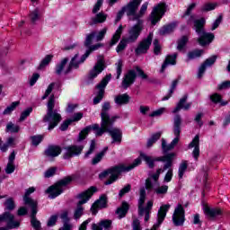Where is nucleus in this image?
<instances>
[{"mask_svg":"<svg viewBox=\"0 0 230 230\" xmlns=\"http://www.w3.org/2000/svg\"><path fill=\"white\" fill-rule=\"evenodd\" d=\"M175 153H169L164 156L154 158L145 153H140L141 159H143V161H145L147 166L151 169L155 167V162L165 163L163 168L157 169L155 174H152L151 177L146 180V190H148V191L154 190V182H157V181H159V175H161V173H164L168 168H172L173 166V159L175 158Z\"/></svg>","mask_w":230,"mask_h":230,"instance_id":"nucleus-1","label":"nucleus"},{"mask_svg":"<svg viewBox=\"0 0 230 230\" xmlns=\"http://www.w3.org/2000/svg\"><path fill=\"white\" fill-rule=\"evenodd\" d=\"M114 123H116V121L108 122V124L102 125L101 128L100 124L87 126L79 133L77 138L78 143L84 141V139L89 136V132H91V130H95L96 137H100L103 136L105 132H108V134H110L113 139L112 143H121L123 133L121 132V129L118 128H112Z\"/></svg>","mask_w":230,"mask_h":230,"instance_id":"nucleus-2","label":"nucleus"},{"mask_svg":"<svg viewBox=\"0 0 230 230\" xmlns=\"http://www.w3.org/2000/svg\"><path fill=\"white\" fill-rule=\"evenodd\" d=\"M139 164H141V158H137L129 165L119 164L105 170L99 174V177L100 179H105V177H109L110 175V179L104 182L106 186H109V184H112V182H116V181H118L119 174L125 172H130L137 166H139Z\"/></svg>","mask_w":230,"mask_h":230,"instance_id":"nucleus-3","label":"nucleus"},{"mask_svg":"<svg viewBox=\"0 0 230 230\" xmlns=\"http://www.w3.org/2000/svg\"><path fill=\"white\" fill-rule=\"evenodd\" d=\"M141 1L142 0H130L126 5L123 6L126 15L128 17L129 21H142V17H145V13H146V10H148V2L143 4L139 10Z\"/></svg>","mask_w":230,"mask_h":230,"instance_id":"nucleus-4","label":"nucleus"},{"mask_svg":"<svg viewBox=\"0 0 230 230\" xmlns=\"http://www.w3.org/2000/svg\"><path fill=\"white\" fill-rule=\"evenodd\" d=\"M44 123L49 124V130H53L55 127L62 121V115L55 110V94L50 95L47 103V114L43 118Z\"/></svg>","mask_w":230,"mask_h":230,"instance_id":"nucleus-5","label":"nucleus"},{"mask_svg":"<svg viewBox=\"0 0 230 230\" xmlns=\"http://www.w3.org/2000/svg\"><path fill=\"white\" fill-rule=\"evenodd\" d=\"M204 26H206V18L194 20V30L199 35L197 40L199 46H208L215 40V34L207 32Z\"/></svg>","mask_w":230,"mask_h":230,"instance_id":"nucleus-6","label":"nucleus"},{"mask_svg":"<svg viewBox=\"0 0 230 230\" xmlns=\"http://www.w3.org/2000/svg\"><path fill=\"white\" fill-rule=\"evenodd\" d=\"M181 125H182V118L180 114H176L173 119L172 126V132L175 137L170 144L166 143V139L162 138V150L164 154H168V152L173 150L175 146L178 145L179 139H181Z\"/></svg>","mask_w":230,"mask_h":230,"instance_id":"nucleus-7","label":"nucleus"},{"mask_svg":"<svg viewBox=\"0 0 230 230\" xmlns=\"http://www.w3.org/2000/svg\"><path fill=\"white\" fill-rule=\"evenodd\" d=\"M71 182H73V177L66 176L49 187L45 192L49 195V199H57L58 195H62V193H64V190L67 186H69V184H71Z\"/></svg>","mask_w":230,"mask_h":230,"instance_id":"nucleus-8","label":"nucleus"},{"mask_svg":"<svg viewBox=\"0 0 230 230\" xmlns=\"http://www.w3.org/2000/svg\"><path fill=\"white\" fill-rule=\"evenodd\" d=\"M142 78V80H146L148 75L145 74V71L141 69L139 66H134L133 69L128 70V73L125 75L122 80V87L123 89H128L129 85H132L134 82H136V78Z\"/></svg>","mask_w":230,"mask_h":230,"instance_id":"nucleus-9","label":"nucleus"},{"mask_svg":"<svg viewBox=\"0 0 230 230\" xmlns=\"http://www.w3.org/2000/svg\"><path fill=\"white\" fill-rule=\"evenodd\" d=\"M143 22V20H138L137 22V24L129 28L128 31V36L124 38L127 42H128L129 44H134L135 42H137V39H139V35H141V31H143L144 29Z\"/></svg>","mask_w":230,"mask_h":230,"instance_id":"nucleus-10","label":"nucleus"},{"mask_svg":"<svg viewBox=\"0 0 230 230\" xmlns=\"http://www.w3.org/2000/svg\"><path fill=\"white\" fill-rule=\"evenodd\" d=\"M166 13V4L165 3H160L156 4L153 11L151 12V14L149 16L151 24L153 26H155L161 19H163V15Z\"/></svg>","mask_w":230,"mask_h":230,"instance_id":"nucleus-11","label":"nucleus"},{"mask_svg":"<svg viewBox=\"0 0 230 230\" xmlns=\"http://www.w3.org/2000/svg\"><path fill=\"white\" fill-rule=\"evenodd\" d=\"M110 111H111V102H104L102 104V111H101V127L108 123H111L112 121H116V119H119V116L118 115L111 117V114H109Z\"/></svg>","mask_w":230,"mask_h":230,"instance_id":"nucleus-12","label":"nucleus"},{"mask_svg":"<svg viewBox=\"0 0 230 230\" xmlns=\"http://www.w3.org/2000/svg\"><path fill=\"white\" fill-rule=\"evenodd\" d=\"M111 78H112V75H107L99 84L96 85V89H98V93L96 97L93 99V105H98L102 100H103V96L105 94V88L109 82H111Z\"/></svg>","mask_w":230,"mask_h":230,"instance_id":"nucleus-13","label":"nucleus"},{"mask_svg":"<svg viewBox=\"0 0 230 230\" xmlns=\"http://www.w3.org/2000/svg\"><path fill=\"white\" fill-rule=\"evenodd\" d=\"M152 40H154V32H150L146 39L138 43L135 49L136 55L139 56L148 53V49H150V46H152Z\"/></svg>","mask_w":230,"mask_h":230,"instance_id":"nucleus-14","label":"nucleus"},{"mask_svg":"<svg viewBox=\"0 0 230 230\" xmlns=\"http://www.w3.org/2000/svg\"><path fill=\"white\" fill-rule=\"evenodd\" d=\"M80 57L79 54H75L68 66L66 68L65 72H64V75H69V73H71V71H73V68L74 69H78V67H80V64H84L85 62V60L87 59V58L89 57V52H85L80 58V60H78V58Z\"/></svg>","mask_w":230,"mask_h":230,"instance_id":"nucleus-15","label":"nucleus"},{"mask_svg":"<svg viewBox=\"0 0 230 230\" xmlns=\"http://www.w3.org/2000/svg\"><path fill=\"white\" fill-rule=\"evenodd\" d=\"M84 145H71L65 146L63 150L65 153L63 154V159H72V157H76V155H80L84 151Z\"/></svg>","mask_w":230,"mask_h":230,"instance_id":"nucleus-16","label":"nucleus"},{"mask_svg":"<svg viewBox=\"0 0 230 230\" xmlns=\"http://www.w3.org/2000/svg\"><path fill=\"white\" fill-rule=\"evenodd\" d=\"M184 222H186L184 208L178 204L172 215V223L176 227H179L184 226Z\"/></svg>","mask_w":230,"mask_h":230,"instance_id":"nucleus-17","label":"nucleus"},{"mask_svg":"<svg viewBox=\"0 0 230 230\" xmlns=\"http://www.w3.org/2000/svg\"><path fill=\"white\" fill-rule=\"evenodd\" d=\"M1 222H6L7 229H17L21 223L15 220V217L10 212H4L0 215V224Z\"/></svg>","mask_w":230,"mask_h":230,"instance_id":"nucleus-18","label":"nucleus"},{"mask_svg":"<svg viewBox=\"0 0 230 230\" xmlns=\"http://www.w3.org/2000/svg\"><path fill=\"white\" fill-rule=\"evenodd\" d=\"M103 69H105V59L103 56H99L96 64L89 73V79L93 80V78H96Z\"/></svg>","mask_w":230,"mask_h":230,"instance_id":"nucleus-19","label":"nucleus"},{"mask_svg":"<svg viewBox=\"0 0 230 230\" xmlns=\"http://www.w3.org/2000/svg\"><path fill=\"white\" fill-rule=\"evenodd\" d=\"M154 207L153 202H139L138 203V215L139 217H145V222L150 220V212Z\"/></svg>","mask_w":230,"mask_h":230,"instance_id":"nucleus-20","label":"nucleus"},{"mask_svg":"<svg viewBox=\"0 0 230 230\" xmlns=\"http://www.w3.org/2000/svg\"><path fill=\"white\" fill-rule=\"evenodd\" d=\"M96 37V31H92L91 33L86 35L85 40H84V46L85 48H89L88 50H86V53H93V51H96V49H100L103 46L102 43H97L95 45L93 44V39ZM92 45V46H91Z\"/></svg>","mask_w":230,"mask_h":230,"instance_id":"nucleus-21","label":"nucleus"},{"mask_svg":"<svg viewBox=\"0 0 230 230\" xmlns=\"http://www.w3.org/2000/svg\"><path fill=\"white\" fill-rule=\"evenodd\" d=\"M29 206L31 209V224L32 227L35 230H42V226H40V221L37 219V202H30Z\"/></svg>","mask_w":230,"mask_h":230,"instance_id":"nucleus-22","label":"nucleus"},{"mask_svg":"<svg viewBox=\"0 0 230 230\" xmlns=\"http://www.w3.org/2000/svg\"><path fill=\"white\" fill-rule=\"evenodd\" d=\"M98 191V188L92 186L88 190H84L76 195V199L80 200V202H89L92 197Z\"/></svg>","mask_w":230,"mask_h":230,"instance_id":"nucleus-23","label":"nucleus"},{"mask_svg":"<svg viewBox=\"0 0 230 230\" xmlns=\"http://www.w3.org/2000/svg\"><path fill=\"white\" fill-rule=\"evenodd\" d=\"M215 62H217V56H212L207 58L198 69V78H202L204 76V73H206V69H208V67H211V66H213Z\"/></svg>","mask_w":230,"mask_h":230,"instance_id":"nucleus-24","label":"nucleus"},{"mask_svg":"<svg viewBox=\"0 0 230 230\" xmlns=\"http://www.w3.org/2000/svg\"><path fill=\"white\" fill-rule=\"evenodd\" d=\"M204 214L208 217V218H216V217H218L222 215V209L218 208H211L209 205L203 203L202 204Z\"/></svg>","mask_w":230,"mask_h":230,"instance_id":"nucleus-25","label":"nucleus"},{"mask_svg":"<svg viewBox=\"0 0 230 230\" xmlns=\"http://www.w3.org/2000/svg\"><path fill=\"white\" fill-rule=\"evenodd\" d=\"M189 148H194L192 155L196 161L199 160L200 155V137L196 135L192 141L189 144Z\"/></svg>","mask_w":230,"mask_h":230,"instance_id":"nucleus-26","label":"nucleus"},{"mask_svg":"<svg viewBox=\"0 0 230 230\" xmlns=\"http://www.w3.org/2000/svg\"><path fill=\"white\" fill-rule=\"evenodd\" d=\"M62 154V149L58 146H50L45 150V155L49 161H53L54 157H58Z\"/></svg>","mask_w":230,"mask_h":230,"instance_id":"nucleus-27","label":"nucleus"},{"mask_svg":"<svg viewBox=\"0 0 230 230\" xmlns=\"http://www.w3.org/2000/svg\"><path fill=\"white\" fill-rule=\"evenodd\" d=\"M186 102H188V95H184L181 99H180L176 107L172 111V113L177 114V112H179V111H181V109H183V111H190V109H191V102H188L187 104H185Z\"/></svg>","mask_w":230,"mask_h":230,"instance_id":"nucleus-28","label":"nucleus"},{"mask_svg":"<svg viewBox=\"0 0 230 230\" xmlns=\"http://www.w3.org/2000/svg\"><path fill=\"white\" fill-rule=\"evenodd\" d=\"M177 53H174L173 55H169L165 58V60L164 64L162 65V68L160 70V73H164V69L168 67V66H175L177 64Z\"/></svg>","mask_w":230,"mask_h":230,"instance_id":"nucleus-29","label":"nucleus"},{"mask_svg":"<svg viewBox=\"0 0 230 230\" xmlns=\"http://www.w3.org/2000/svg\"><path fill=\"white\" fill-rule=\"evenodd\" d=\"M114 102L116 105L121 107L122 105H128L130 103V97L128 93H122L115 96Z\"/></svg>","mask_w":230,"mask_h":230,"instance_id":"nucleus-30","label":"nucleus"},{"mask_svg":"<svg viewBox=\"0 0 230 230\" xmlns=\"http://www.w3.org/2000/svg\"><path fill=\"white\" fill-rule=\"evenodd\" d=\"M105 21H107V14L99 13L94 17L91 18L89 24L90 26H94V24H102V22H105Z\"/></svg>","mask_w":230,"mask_h":230,"instance_id":"nucleus-31","label":"nucleus"},{"mask_svg":"<svg viewBox=\"0 0 230 230\" xmlns=\"http://www.w3.org/2000/svg\"><path fill=\"white\" fill-rule=\"evenodd\" d=\"M67 62H69V58H65L61 60L60 63H58L56 66L55 73H56V75H58V76H60L63 73L66 72V66L67 65Z\"/></svg>","mask_w":230,"mask_h":230,"instance_id":"nucleus-32","label":"nucleus"},{"mask_svg":"<svg viewBox=\"0 0 230 230\" xmlns=\"http://www.w3.org/2000/svg\"><path fill=\"white\" fill-rule=\"evenodd\" d=\"M31 23L35 26L37 24L38 21H40V9L39 7H36L34 10L31 11L29 14Z\"/></svg>","mask_w":230,"mask_h":230,"instance_id":"nucleus-33","label":"nucleus"},{"mask_svg":"<svg viewBox=\"0 0 230 230\" xmlns=\"http://www.w3.org/2000/svg\"><path fill=\"white\" fill-rule=\"evenodd\" d=\"M177 28V22H172L168 25H164L159 30L160 35H170Z\"/></svg>","mask_w":230,"mask_h":230,"instance_id":"nucleus-34","label":"nucleus"},{"mask_svg":"<svg viewBox=\"0 0 230 230\" xmlns=\"http://www.w3.org/2000/svg\"><path fill=\"white\" fill-rule=\"evenodd\" d=\"M130 208V206L128 203H122V205L117 208L116 213L119 216V218H123L127 216V213H128V209Z\"/></svg>","mask_w":230,"mask_h":230,"instance_id":"nucleus-35","label":"nucleus"},{"mask_svg":"<svg viewBox=\"0 0 230 230\" xmlns=\"http://www.w3.org/2000/svg\"><path fill=\"white\" fill-rule=\"evenodd\" d=\"M162 134H163L162 132H157L153 134L151 137L147 139L146 148H152V146H154V145H155V143H157V141L161 139Z\"/></svg>","mask_w":230,"mask_h":230,"instance_id":"nucleus-36","label":"nucleus"},{"mask_svg":"<svg viewBox=\"0 0 230 230\" xmlns=\"http://www.w3.org/2000/svg\"><path fill=\"white\" fill-rule=\"evenodd\" d=\"M107 208V202H94L91 207V212L93 215H97L100 209Z\"/></svg>","mask_w":230,"mask_h":230,"instance_id":"nucleus-37","label":"nucleus"},{"mask_svg":"<svg viewBox=\"0 0 230 230\" xmlns=\"http://www.w3.org/2000/svg\"><path fill=\"white\" fill-rule=\"evenodd\" d=\"M107 150H109L108 146L104 147L100 153L95 155L92 159V164H98V163H100L107 154Z\"/></svg>","mask_w":230,"mask_h":230,"instance_id":"nucleus-38","label":"nucleus"},{"mask_svg":"<svg viewBox=\"0 0 230 230\" xmlns=\"http://www.w3.org/2000/svg\"><path fill=\"white\" fill-rule=\"evenodd\" d=\"M123 32V26H119L118 30L116 31L115 34L111 38V40L110 42V46H114L115 44H118V41L119 39H121V33Z\"/></svg>","mask_w":230,"mask_h":230,"instance_id":"nucleus-39","label":"nucleus"},{"mask_svg":"<svg viewBox=\"0 0 230 230\" xmlns=\"http://www.w3.org/2000/svg\"><path fill=\"white\" fill-rule=\"evenodd\" d=\"M203 54H204L203 49H196V50L190 51L187 54L188 60H194V58H199L202 57Z\"/></svg>","mask_w":230,"mask_h":230,"instance_id":"nucleus-40","label":"nucleus"},{"mask_svg":"<svg viewBox=\"0 0 230 230\" xmlns=\"http://www.w3.org/2000/svg\"><path fill=\"white\" fill-rule=\"evenodd\" d=\"M188 36H182L181 39L177 40L176 49H178V51H182V49H184L186 44H188Z\"/></svg>","mask_w":230,"mask_h":230,"instance_id":"nucleus-41","label":"nucleus"},{"mask_svg":"<svg viewBox=\"0 0 230 230\" xmlns=\"http://www.w3.org/2000/svg\"><path fill=\"white\" fill-rule=\"evenodd\" d=\"M31 193H35V187H30L25 190V194L23 196V202H34L31 197H30Z\"/></svg>","mask_w":230,"mask_h":230,"instance_id":"nucleus-42","label":"nucleus"},{"mask_svg":"<svg viewBox=\"0 0 230 230\" xmlns=\"http://www.w3.org/2000/svg\"><path fill=\"white\" fill-rule=\"evenodd\" d=\"M55 85H58V87H60L61 84H60V83H58V84L57 83H51L48 86L44 95L41 97V100H46V98H48V96H49L51 94V93L53 92V89H55Z\"/></svg>","mask_w":230,"mask_h":230,"instance_id":"nucleus-43","label":"nucleus"},{"mask_svg":"<svg viewBox=\"0 0 230 230\" xmlns=\"http://www.w3.org/2000/svg\"><path fill=\"white\" fill-rule=\"evenodd\" d=\"M177 84H179V80L176 79L172 81L171 89L169 90V93L162 99L163 102H166V100H170V98H172V94H173V91H175V89L177 88Z\"/></svg>","mask_w":230,"mask_h":230,"instance_id":"nucleus-44","label":"nucleus"},{"mask_svg":"<svg viewBox=\"0 0 230 230\" xmlns=\"http://www.w3.org/2000/svg\"><path fill=\"white\" fill-rule=\"evenodd\" d=\"M21 130V127L18 125L13 124V122H9L6 125V132H11L12 134H17Z\"/></svg>","mask_w":230,"mask_h":230,"instance_id":"nucleus-45","label":"nucleus"},{"mask_svg":"<svg viewBox=\"0 0 230 230\" xmlns=\"http://www.w3.org/2000/svg\"><path fill=\"white\" fill-rule=\"evenodd\" d=\"M94 150H96V140L93 139L91 140L88 151L84 154V159H88L92 154H94Z\"/></svg>","mask_w":230,"mask_h":230,"instance_id":"nucleus-46","label":"nucleus"},{"mask_svg":"<svg viewBox=\"0 0 230 230\" xmlns=\"http://www.w3.org/2000/svg\"><path fill=\"white\" fill-rule=\"evenodd\" d=\"M82 204L84 203H79L74 212L75 220H78V218H80L82 215H84V207H82Z\"/></svg>","mask_w":230,"mask_h":230,"instance_id":"nucleus-47","label":"nucleus"},{"mask_svg":"<svg viewBox=\"0 0 230 230\" xmlns=\"http://www.w3.org/2000/svg\"><path fill=\"white\" fill-rule=\"evenodd\" d=\"M42 139H44V136L42 135H36V136L31 137V141L33 146H39V145L42 143Z\"/></svg>","mask_w":230,"mask_h":230,"instance_id":"nucleus-48","label":"nucleus"},{"mask_svg":"<svg viewBox=\"0 0 230 230\" xmlns=\"http://www.w3.org/2000/svg\"><path fill=\"white\" fill-rule=\"evenodd\" d=\"M53 60V55H47L40 62L39 69H42L46 67V66L49 65V62Z\"/></svg>","mask_w":230,"mask_h":230,"instance_id":"nucleus-49","label":"nucleus"},{"mask_svg":"<svg viewBox=\"0 0 230 230\" xmlns=\"http://www.w3.org/2000/svg\"><path fill=\"white\" fill-rule=\"evenodd\" d=\"M116 66V73H117V80H119L121 76V73L123 72V60L119 59L118 62L115 64Z\"/></svg>","mask_w":230,"mask_h":230,"instance_id":"nucleus-50","label":"nucleus"},{"mask_svg":"<svg viewBox=\"0 0 230 230\" xmlns=\"http://www.w3.org/2000/svg\"><path fill=\"white\" fill-rule=\"evenodd\" d=\"M31 112H33V108H31V107L27 108L25 111H23L21 113L19 121L20 122L24 121L26 119V118H28L30 116V114H31Z\"/></svg>","mask_w":230,"mask_h":230,"instance_id":"nucleus-51","label":"nucleus"},{"mask_svg":"<svg viewBox=\"0 0 230 230\" xmlns=\"http://www.w3.org/2000/svg\"><path fill=\"white\" fill-rule=\"evenodd\" d=\"M127 44H129L127 40L124 38L122 40L119 41V45L116 48L117 53H121L122 51H125L127 49Z\"/></svg>","mask_w":230,"mask_h":230,"instance_id":"nucleus-52","label":"nucleus"},{"mask_svg":"<svg viewBox=\"0 0 230 230\" xmlns=\"http://www.w3.org/2000/svg\"><path fill=\"white\" fill-rule=\"evenodd\" d=\"M17 106H19V102H13L10 106H8L3 112V114L4 116L8 115V114H12V112H13V111H15V109L17 108Z\"/></svg>","mask_w":230,"mask_h":230,"instance_id":"nucleus-53","label":"nucleus"},{"mask_svg":"<svg viewBox=\"0 0 230 230\" xmlns=\"http://www.w3.org/2000/svg\"><path fill=\"white\" fill-rule=\"evenodd\" d=\"M186 170H188V164H186V162H183L179 166L178 173L180 179H182V177H184V172H186Z\"/></svg>","mask_w":230,"mask_h":230,"instance_id":"nucleus-54","label":"nucleus"},{"mask_svg":"<svg viewBox=\"0 0 230 230\" xmlns=\"http://www.w3.org/2000/svg\"><path fill=\"white\" fill-rule=\"evenodd\" d=\"M157 195H166L168 193V185H162L155 190Z\"/></svg>","mask_w":230,"mask_h":230,"instance_id":"nucleus-55","label":"nucleus"},{"mask_svg":"<svg viewBox=\"0 0 230 230\" xmlns=\"http://www.w3.org/2000/svg\"><path fill=\"white\" fill-rule=\"evenodd\" d=\"M167 172L165 173V176L164 178V182H171L172 179L173 177V169L172 167L167 169Z\"/></svg>","mask_w":230,"mask_h":230,"instance_id":"nucleus-56","label":"nucleus"},{"mask_svg":"<svg viewBox=\"0 0 230 230\" xmlns=\"http://www.w3.org/2000/svg\"><path fill=\"white\" fill-rule=\"evenodd\" d=\"M57 173V167H50L44 172L45 179H49V177H53Z\"/></svg>","mask_w":230,"mask_h":230,"instance_id":"nucleus-57","label":"nucleus"},{"mask_svg":"<svg viewBox=\"0 0 230 230\" xmlns=\"http://www.w3.org/2000/svg\"><path fill=\"white\" fill-rule=\"evenodd\" d=\"M99 223H100L101 227H102V229H111V227L112 226V220H111V219H104Z\"/></svg>","mask_w":230,"mask_h":230,"instance_id":"nucleus-58","label":"nucleus"},{"mask_svg":"<svg viewBox=\"0 0 230 230\" xmlns=\"http://www.w3.org/2000/svg\"><path fill=\"white\" fill-rule=\"evenodd\" d=\"M106 34H107V28H103L101 31L96 33L95 35L96 41L100 42V40H103Z\"/></svg>","mask_w":230,"mask_h":230,"instance_id":"nucleus-59","label":"nucleus"},{"mask_svg":"<svg viewBox=\"0 0 230 230\" xmlns=\"http://www.w3.org/2000/svg\"><path fill=\"white\" fill-rule=\"evenodd\" d=\"M132 190V186L130 184L125 185L119 192V197H123L124 195H127V193H129V191Z\"/></svg>","mask_w":230,"mask_h":230,"instance_id":"nucleus-60","label":"nucleus"},{"mask_svg":"<svg viewBox=\"0 0 230 230\" xmlns=\"http://www.w3.org/2000/svg\"><path fill=\"white\" fill-rule=\"evenodd\" d=\"M4 171H5V173H7V175L13 173L15 172V164H12L8 162Z\"/></svg>","mask_w":230,"mask_h":230,"instance_id":"nucleus-61","label":"nucleus"},{"mask_svg":"<svg viewBox=\"0 0 230 230\" xmlns=\"http://www.w3.org/2000/svg\"><path fill=\"white\" fill-rule=\"evenodd\" d=\"M58 220V216L53 215L49 218L47 223L48 227H53V226L57 225V221Z\"/></svg>","mask_w":230,"mask_h":230,"instance_id":"nucleus-62","label":"nucleus"},{"mask_svg":"<svg viewBox=\"0 0 230 230\" xmlns=\"http://www.w3.org/2000/svg\"><path fill=\"white\" fill-rule=\"evenodd\" d=\"M217 8V4H205L201 7V12H211V10H215Z\"/></svg>","mask_w":230,"mask_h":230,"instance_id":"nucleus-63","label":"nucleus"},{"mask_svg":"<svg viewBox=\"0 0 230 230\" xmlns=\"http://www.w3.org/2000/svg\"><path fill=\"white\" fill-rule=\"evenodd\" d=\"M60 218L63 224H69V221L71 220L69 218V212L67 210L63 211V213L60 215Z\"/></svg>","mask_w":230,"mask_h":230,"instance_id":"nucleus-64","label":"nucleus"}]
</instances>
